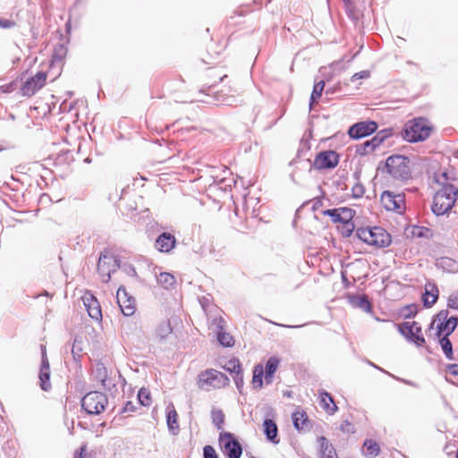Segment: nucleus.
I'll return each mask as SVG.
<instances>
[{
	"instance_id": "obj_60",
	"label": "nucleus",
	"mask_w": 458,
	"mask_h": 458,
	"mask_svg": "<svg viewBox=\"0 0 458 458\" xmlns=\"http://www.w3.org/2000/svg\"><path fill=\"white\" fill-rule=\"evenodd\" d=\"M415 313H416L415 311L411 310V313H409V314L405 315V317H406V318L412 317V316H414V315H415Z\"/></svg>"
},
{
	"instance_id": "obj_28",
	"label": "nucleus",
	"mask_w": 458,
	"mask_h": 458,
	"mask_svg": "<svg viewBox=\"0 0 458 458\" xmlns=\"http://www.w3.org/2000/svg\"><path fill=\"white\" fill-rule=\"evenodd\" d=\"M439 344L441 345V348L443 350V352L445 353V356L447 360H454V352H453V344L451 341L449 340L448 336L443 335L442 337H439Z\"/></svg>"
},
{
	"instance_id": "obj_20",
	"label": "nucleus",
	"mask_w": 458,
	"mask_h": 458,
	"mask_svg": "<svg viewBox=\"0 0 458 458\" xmlns=\"http://www.w3.org/2000/svg\"><path fill=\"white\" fill-rule=\"evenodd\" d=\"M177 418L178 415L175 411V408L172 403H170L166 407V424L170 433L174 436L177 435L180 430Z\"/></svg>"
},
{
	"instance_id": "obj_21",
	"label": "nucleus",
	"mask_w": 458,
	"mask_h": 458,
	"mask_svg": "<svg viewBox=\"0 0 458 458\" xmlns=\"http://www.w3.org/2000/svg\"><path fill=\"white\" fill-rule=\"evenodd\" d=\"M320 397V406L329 414H334L337 411L332 395L325 390L318 392Z\"/></svg>"
},
{
	"instance_id": "obj_11",
	"label": "nucleus",
	"mask_w": 458,
	"mask_h": 458,
	"mask_svg": "<svg viewBox=\"0 0 458 458\" xmlns=\"http://www.w3.org/2000/svg\"><path fill=\"white\" fill-rule=\"evenodd\" d=\"M448 310H443L439 311L436 319H437L440 323L437 326V335L440 337L441 335L449 336L457 327V318L451 317L447 318Z\"/></svg>"
},
{
	"instance_id": "obj_37",
	"label": "nucleus",
	"mask_w": 458,
	"mask_h": 458,
	"mask_svg": "<svg viewBox=\"0 0 458 458\" xmlns=\"http://www.w3.org/2000/svg\"><path fill=\"white\" fill-rule=\"evenodd\" d=\"M388 136L389 133L385 131L377 132L371 140H369L372 148L376 149L379 147Z\"/></svg>"
},
{
	"instance_id": "obj_36",
	"label": "nucleus",
	"mask_w": 458,
	"mask_h": 458,
	"mask_svg": "<svg viewBox=\"0 0 458 458\" xmlns=\"http://www.w3.org/2000/svg\"><path fill=\"white\" fill-rule=\"evenodd\" d=\"M39 380H40V387L42 390L48 391L51 388L50 371L40 370Z\"/></svg>"
},
{
	"instance_id": "obj_52",
	"label": "nucleus",
	"mask_w": 458,
	"mask_h": 458,
	"mask_svg": "<svg viewBox=\"0 0 458 458\" xmlns=\"http://www.w3.org/2000/svg\"><path fill=\"white\" fill-rule=\"evenodd\" d=\"M447 306L454 310H458V296L450 295L447 301Z\"/></svg>"
},
{
	"instance_id": "obj_62",
	"label": "nucleus",
	"mask_w": 458,
	"mask_h": 458,
	"mask_svg": "<svg viewBox=\"0 0 458 458\" xmlns=\"http://www.w3.org/2000/svg\"><path fill=\"white\" fill-rule=\"evenodd\" d=\"M70 27H71V24H70V21H68V22L66 23V29H67V30H70Z\"/></svg>"
},
{
	"instance_id": "obj_34",
	"label": "nucleus",
	"mask_w": 458,
	"mask_h": 458,
	"mask_svg": "<svg viewBox=\"0 0 458 458\" xmlns=\"http://www.w3.org/2000/svg\"><path fill=\"white\" fill-rule=\"evenodd\" d=\"M138 401L142 406H149L151 404L150 392L147 388H140L138 393Z\"/></svg>"
},
{
	"instance_id": "obj_22",
	"label": "nucleus",
	"mask_w": 458,
	"mask_h": 458,
	"mask_svg": "<svg viewBox=\"0 0 458 458\" xmlns=\"http://www.w3.org/2000/svg\"><path fill=\"white\" fill-rule=\"evenodd\" d=\"M349 302L352 307L360 309L365 312H370L371 310V304L365 294L350 296Z\"/></svg>"
},
{
	"instance_id": "obj_1",
	"label": "nucleus",
	"mask_w": 458,
	"mask_h": 458,
	"mask_svg": "<svg viewBox=\"0 0 458 458\" xmlns=\"http://www.w3.org/2000/svg\"><path fill=\"white\" fill-rule=\"evenodd\" d=\"M432 129V125L427 118L416 117L404 124L402 136L408 142L424 141L430 136Z\"/></svg>"
},
{
	"instance_id": "obj_50",
	"label": "nucleus",
	"mask_w": 458,
	"mask_h": 458,
	"mask_svg": "<svg viewBox=\"0 0 458 458\" xmlns=\"http://www.w3.org/2000/svg\"><path fill=\"white\" fill-rule=\"evenodd\" d=\"M40 370L50 371L49 363L47 358L46 350L42 347V361Z\"/></svg>"
},
{
	"instance_id": "obj_64",
	"label": "nucleus",
	"mask_w": 458,
	"mask_h": 458,
	"mask_svg": "<svg viewBox=\"0 0 458 458\" xmlns=\"http://www.w3.org/2000/svg\"><path fill=\"white\" fill-rule=\"evenodd\" d=\"M225 104H226V105H232V103H231L230 99L226 100V103H225Z\"/></svg>"
},
{
	"instance_id": "obj_8",
	"label": "nucleus",
	"mask_w": 458,
	"mask_h": 458,
	"mask_svg": "<svg viewBox=\"0 0 458 458\" xmlns=\"http://www.w3.org/2000/svg\"><path fill=\"white\" fill-rule=\"evenodd\" d=\"M218 440L223 453L228 458H241L242 447L239 441L235 439L233 434L222 432L219 435Z\"/></svg>"
},
{
	"instance_id": "obj_3",
	"label": "nucleus",
	"mask_w": 458,
	"mask_h": 458,
	"mask_svg": "<svg viewBox=\"0 0 458 458\" xmlns=\"http://www.w3.org/2000/svg\"><path fill=\"white\" fill-rule=\"evenodd\" d=\"M356 235L365 243L378 248L386 247L391 243L390 234L379 226L373 228H358Z\"/></svg>"
},
{
	"instance_id": "obj_10",
	"label": "nucleus",
	"mask_w": 458,
	"mask_h": 458,
	"mask_svg": "<svg viewBox=\"0 0 458 458\" xmlns=\"http://www.w3.org/2000/svg\"><path fill=\"white\" fill-rule=\"evenodd\" d=\"M338 154L333 150H326L319 152L316 156L311 165V167L317 170L332 169L335 168L338 165Z\"/></svg>"
},
{
	"instance_id": "obj_58",
	"label": "nucleus",
	"mask_w": 458,
	"mask_h": 458,
	"mask_svg": "<svg viewBox=\"0 0 458 458\" xmlns=\"http://www.w3.org/2000/svg\"><path fill=\"white\" fill-rule=\"evenodd\" d=\"M416 229L418 230V232H416V231L414 230V231L412 232V233H413V234H416V235H418V236H420H420H422V228L417 227Z\"/></svg>"
},
{
	"instance_id": "obj_59",
	"label": "nucleus",
	"mask_w": 458,
	"mask_h": 458,
	"mask_svg": "<svg viewBox=\"0 0 458 458\" xmlns=\"http://www.w3.org/2000/svg\"><path fill=\"white\" fill-rule=\"evenodd\" d=\"M131 325L129 324H123V332L125 333L126 335H128V327H130Z\"/></svg>"
},
{
	"instance_id": "obj_23",
	"label": "nucleus",
	"mask_w": 458,
	"mask_h": 458,
	"mask_svg": "<svg viewBox=\"0 0 458 458\" xmlns=\"http://www.w3.org/2000/svg\"><path fill=\"white\" fill-rule=\"evenodd\" d=\"M264 432L267 438V440L273 443H278L279 439H277V426L276 424L270 419H266L263 423Z\"/></svg>"
},
{
	"instance_id": "obj_42",
	"label": "nucleus",
	"mask_w": 458,
	"mask_h": 458,
	"mask_svg": "<svg viewBox=\"0 0 458 458\" xmlns=\"http://www.w3.org/2000/svg\"><path fill=\"white\" fill-rule=\"evenodd\" d=\"M364 192H365L364 186L360 182L355 183L352 188V197L355 199L361 198L363 196Z\"/></svg>"
},
{
	"instance_id": "obj_55",
	"label": "nucleus",
	"mask_w": 458,
	"mask_h": 458,
	"mask_svg": "<svg viewBox=\"0 0 458 458\" xmlns=\"http://www.w3.org/2000/svg\"><path fill=\"white\" fill-rule=\"evenodd\" d=\"M274 374L264 371V378L267 385L273 382Z\"/></svg>"
},
{
	"instance_id": "obj_29",
	"label": "nucleus",
	"mask_w": 458,
	"mask_h": 458,
	"mask_svg": "<svg viewBox=\"0 0 458 458\" xmlns=\"http://www.w3.org/2000/svg\"><path fill=\"white\" fill-rule=\"evenodd\" d=\"M364 452L366 455L375 457L379 454V445L374 440L368 439L363 445Z\"/></svg>"
},
{
	"instance_id": "obj_6",
	"label": "nucleus",
	"mask_w": 458,
	"mask_h": 458,
	"mask_svg": "<svg viewBox=\"0 0 458 458\" xmlns=\"http://www.w3.org/2000/svg\"><path fill=\"white\" fill-rule=\"evenodd\" d=\"M107 404L106 396L98 391L88 393L81 399V407L89 414L97 415L101 413Z\"/></svg>"
},
{
	"instance_id": "obj_7",
	"label": "nucleus",
	"mask_w": 458,
	"mask_h": 458,
	"mask_svg": "<svg viewBox=\"0 0 458 458\" xmlns=\"http://www.w3.org/2000/svg\"><path fill=\"white\" fill-rule=\"evenodd\" d=\"M118 267H120V261L115 256L107 252L101 253L98 263V271L102 282H109L111 274L115 272Z\"/></svg>"
},
{
	"instance_id": "obj_19",
	"label": "nucleus",
	"mask_w": 458,
	"mask_h": 458,
	"mask_svg": "<svg viewBox=\"0 0 458 458\" xmlns=\"http://www.w3.org/2000/svg\"><path fill=\"white\" fill-rule=\"evenodd\" d=\"M438 298V289L434 283L428 282L425 284V293L422 296L423 305L426 308H430Z\"/></svg>"
},
{
	"instance_id": "obj_25",
	"label": "nucleus",
	"mask_w": 458,
	"mask_h": 458,
	"mask_svg": "<svg viewBox=\"0 0 458 458\" xmlns=\"http://www.w3.org/2000/svg\"><path fill=\"white\" fill-rule=\"evenodd\" d=\"M437 266L449 273L458 272V262L451 258L443 257L437 261Z\"/></svg>"
},
{
	"instance_id": "obj_46",
	"label": "nucleus",
	"mask_w": 458,
	"mask_h": 458,
	"mask_svg": "<svg viewBox=\"0 0 458 458\" xmlns=\"http://www.w3.org/2000/svg\"><path fill=\"white\" fill-rule=\"evenodd\" d=\"M65 55H66V48L64 46L60 45L55 48L53 56L55 59L61 61L64 57Z\"/></svg>"
},
{
	"instance_id": "obj_63",
	"label": "nucleus",
	"mask_w": 458,
	"mask_h": 458,
	"mask_svg": "<svg viewBox=\"0 0 458 458\" xmlns=\"http://www.w3.org/2000/svg\"><path fill=\"white\" fill-rule=\"evenodd\" d=\"M434 327V321L429 325V329H432Z\"/></svg>"
},
{
	"instance_id": "obj_38",
	"label": "nucleus",
	"mask_w": 458,
	"mask_h": 458,
	"mask_svg": "<svg viewBox=\"0 0 458 458\" xmlns=\"http://www.w3.org/2000/svg\"><path fill=\"white\" fill-rule=\"evenodd\" d=\"M280 360L276 357H270L266 364V369L264 371L275 374L276 371L278 366H279Z\"/></svg>"
},
{
	"instance_id": "obj_13",
	"label": "nucleus",
	"mask_w": 458,
	"mask_h": 458,
	"mask_svg": "<svg viewBox=\"0 0 458 458\" xmlns=\"http://www.w3.org/2000/svg\"><path fill=\"white\" fill-rule=\"evenodd\" d=\"M47 81V73L44 72H38L35 76L28 79L22 85L21 91L25 97H31L42 89Z\"/></svg>"
},
{
	"instance_id": "obj_61",
	"label": "nucleus",
	"mask_w": 458,
	"mask_h": 458,
	"mask_svg": "<svg viewBox=\"0 0 458 458\" xmlns=\"http://www.w3.org/2000/svg\"><path fill=\"white\" fill-rule=\"evenodd\" d=\"M403 383L409 385V386H413V384L411 382V381H408V380H404V379H401Z\"/></svg>"
},
{
	"instance_id": "obj_14",
	"label": "nucleus",
	"mask_w": 458,
	"mask_h": 458,
	"mask_svg": "<svg viewBox=\"0 0 458 458\" xmlns=\"http://www.w3.org/2000/svg\"><path fill=\"white\" fill-rule=\"evenodd\" d=\"M377 129V123L373 121H364L352 125L348 130V134L352 139H360L367 137Z\"/></svg>"
},
{
	"instance_id": "obj_35",
	"label": "nucleus",
	"mask_w": 458,
	"mask_h": 458,
	"mask_svg": "<svg viewBox=\"0 0 458 458\" xmlns=\"http://www.w3.org/2000/svg\"><path fill=\"white\" fill-rule=\"evenodd\" d=\"M212 422L217 428V429H222L223 424L225 422V415L221 410H212L211 411Z\"/></svg>"
},
{
	"instance_id": "obj_27",
	"label": "nucleus",
	"mask_w": 458,
	"mask_h": 458,
	"mask_svg": "<svg viewBox=\"0 0 458 458\" xmlns=\"http://www.w3.org/2000/svg\"><path fill=\"white\" fill-rule=\"evenodd\" d=\"M264 368L258 364L253 369L252 384L255 389H260L263 386Z\"/></svg>"
},
{
	"instance_id": "obj_33",
	"label": "nucleus",
	"mask_w": 458,
	"mask_h": 458,
	"mask_svg": "<svg viewBox=\"0 0 458 458\" xmlns=\"http://www.w3.org/2000/svg\"><path fill=\"white\" fill-rule=\"evenodd\" d=\"M172 333V327L168 321L161 322L156 329V335L160 339L166 338Z\"/></svg>"
},
{
	"instance_id": "obj_15",
	"label": "nucleus",
	"mask_w": 458,
	"mask_h": 458,
	"mask_svg": "<svg viewBox=\"0 0 458 458\" xmlns=\"http://www.w3.org/2000/svg\"><path fill=\"white\" fill-rule=\"evenodd\" d=\"M381 203L386 210H400L404 204V195L395 194L390 191H385L381 194Z\"/></svg>"
},
{
	"instance_id": "obj_5",
	"label": "nucleus",
	"mask_w": 458,
	"mask_h": 458,
	"mask_svg": "<svg viewBox=\"0 0 458 458\" xmlns=\"http://www.w3.org/2000/svg\"><path fill=\"white\" fill-rule=\"evenodd\" d=\"M228 377L214 369H208L199 375L198 386L204 391L218 389L229 385Z\"/></svg>"
},
{
	"instance_id": "obj_56",
	"label": "nucleus",
	"mask_w": 458,
	"mask_h": 458,
	"mask_svg": "<svg viewBox=\"0 0 458 458\" xmlns=\"http://www.w3.org/2000/svg\"><path fill=\"white\" fill-rule=\"evenodd\" d=\"M448 369L452 375L458 376V365L457 364L449 365Z\"/></svg>"
},
{
	"instance_id": "obj_45",
	"label": "nucleus",
	"mask_w": 458,
	"mask_h": 458,
	"mask_svg": "<svg viewBox=\"0 0 458 458\" xmlns=\"http://www.w3.org/2000/svg\"><path fill=\"white\" fill-rule=\"evenodd\" d=\"M203 456L204 458H218L216 450L211 445H206L203 448Z\"/></svg>"
},
{
	"instance_id": "obj_12",
	"label": "nucleus",
	"mask_w": 458,
	"mask_h": 458,
	"mask_svg": "<svg viewBox=\"0 0 458 458\" xmlns=\"http://www.w3.org/2000/svg\"><path fill=\"white\" fill-rule=\"evenodd\" d=\"M225 321L219 316L214 318L211 322V329L216 335L218 343L224 347H232L234 344L233 337L225 332Z\"/></svg>"
},
{
	"instance_id": "obj_24",
	"label": "nucleus",
	"mask_w": 458,
	"mask_h": 458,
	"mask_svg": "<svg viewBox=\"0 0 458 458\" xmlns=\"http://www.w3.org/2000/svg\"><path fill=\"white\" fill-rule=\"evenodd\" d=\"M320 458H338L334 446L328 443L325 437L319 438Z\"/></svg>"
},
{
	"instance_id": "obj_57",
	"label": "nucleus",
	"mask_w": 458,
	"mask_h": 458,
	"mask_svg": "<svg viewBox=\"0 0 458 458\" xmlns=\"http://www.w3.org/2000/svg\"><path fill=\"white\" fill-rule=\"evenodd\" d=\"M281 327H289V328H299L306 326V324L296 325V326H287V325H280Z\"/></svg>"
},
{
	"instance_id": "obj_18",
	"label": "nucleus",
	"mask_w": 458,
	"mask_h": 458,
	"mask_svg": "<svg viewBox=\"0 0 458 458\" xmlns=\"http://www.w3.org/2000/svg\"><path fill=\"white\" fill-rule=\"evenodd\" d=\"M176 243L175 237L170 233H162L156 240L155 247L160 252H169Z\"/></svg>"
},
{
	"instance_id": "obj_2",
	"label": "nucleus",
	"mask_w": 458,
	"mask_h": 458,
	"mask_svg": "<svg viewBox=\"0 0 458 458\" xmlns=\"http://www.w3.org/2000/svg\"><path fill=\"white\" fill-rule=\"evenodd\" d=\"M458 196V189L450 183H445L438 190L433 198L432 212L437 216L446 214L454 207Z\"/></svg>"
},
{
	"instance_id": "obj_39",
	"label": "nucleus",
	"mask_w": 458,
	"mask_h": 458,
	"mask_svg": "<svg viewBox=\"0 0 458 458\" xmlns=\"http://www.w3.org/2000/svg\"><path fill=\"white\" fill-rule=\"evenodd\" d=\"M97 372V377L101 382L102 386L104 387L106 386V378H107V370L106 367L103 364H99L97 367L96 369Z\"/></svg>"
},
{
	"instance_id": "obj_9",
	"label": "nucleus",
	"mask_w": 458,
	"mask_h": 458,
	"mask_svg": "<svg viewBox=\"0 0 458 458\" xmlns=\"http://www.w3.org/2000/svg\"><path fill=\"white\" fill-rule=\"evenodd\" d=\"M398 330L408 341L414 343L416 345L422 346L425 344L421 327L417 322H403L398 326Z\"/></svg>"
},
{
	"instance_id": "obj_40",
	"label": "nucleus",
	"mask_w": 458,
	"mask_h": 458,
	"mask_svg": "<svg viewBox=\"0 0 458 458\" xmlns=\"http://www.w3.org/2000/svg\"><path fill=\"white\" fill-rule=\"evenodd\" d=\"M81 352H82L81 340L75 338L74 342L72 344V353L73 355L74 360L80 359Z\"/></svg>"
},
{
	"instance_id": "obj_4",
	"label": "nucleus",
	"mask_w": 458,
	"mask_h": 458,
	"mask_svg": "<svg viewBox=\"0 0 458 458\" xmlns=\"http://www.w3.org/2000/svg\"><path fill=\"white\" fill-rule=\"evenodd\" d=\"M386 170L394 179L405 181L411 177L410 159L402 155L390 156L386 160Z\"/></svg>"
},
{
	"instance_id": "obj_30",
	"label": "nucleus",
	"mask_w": 458,
	"mask_h": 458,
	"mask_svg": "<svg viewBox=\"0 0 458 458\" xmlns=\"http://www.w3.org/2000/svg\"><path fill=\"white\" fill-rule=\"evenodd\" d=\"M223 368L233 376L242 371L240 360L235 358L227 360Z\"/></svg>"
},
{
	"instance_id": "obj_51",
	"label": "nucleus",
	"mask_w": 458,
	"mask_h": 458,
	"mask_svg": "<svg viewBox=\"0 0 458 458\" xmlns=\"http://www.w3.org/2000/svg\"><path fill=\"white\" fill-rule=\"evenodd\" d=\"M369 71H361L360 72H356L352 75V77L351 78V81L352 82H354L355 81L357 80H360V79H367L369 77Z\"/></svg>"
},
{
	"instance_id": "obj_26",
	"label": "nucleus",
	"mask_w": 458,
	"mask_h": 458,
	"mask_svg": "<svg viewBox=\"0 0 458 458\" xmlns=\"http://www.w3.org/2000/svg\"><path fill=\"white\" fill-rule=\"evenodd\" d=\"M157 281L159 285L165 289L172 288L175 284V278L174 275L166 272L160 273L157 276Z\"/></svg>"
},
{
	"instance_id": "obj_44",
	"label": "nucleus",
	"mask_w": 458,
	"mask_h": 458,
	"mask_svg": "<svg viewBox=\"0 0 458 458\" xmlns=\"http://www.w3.org/2000/svg\"><path fill=\"white\" fill-rule=\"evenodd\" d=\"M375 149L372 148V146H371V143H370V140H367L365 141L364 143H362L359 148H358V152L360 154V155H368L369 153H371L372 151H374Z\"/></svg>"
},
{
	"instance_id": "obj_31",
	"label": "nucleus",
	"mask_w": 458,
	"mask_h": 458,
	"mask_svg": "<svg viewBox=\"0 0 458 458\" xmlns=\"http://www.w3.org/2000/svg\"><path fill=\"white\" fill-rule=\"evenodd\" d=\"M324 88H325L324 81H320L315 83L311 96H310V106H312L313 104H315L318 101V99L320 98V97L322 95Z\"/></svg>"
},
{
	"instance_id": "obj_17",
	"label": "nucleus",
	"mask_w": 458,
	"mask_h": 458,
	"mask_svg": "<svg viewBox=\"0 0 458 458\" xmlns=\"http://www.w3.org/2000/svg\"><path fill=\"white\" fill-rule=\"evenodd\" d=\"M117 303L124 316H131L135 312L134 300L128 297L126 290L120 287L116 293Z\"/></svg>"
},
{
	"instance_id": "obj_49",
	"label": "nucleus",
	"mask_w": 458,
	"mask_h": 458,
	"mask_svg": "<svg viewBox=\"0 0 458 458\" xmlns=\"http://www.w3.org/2000/svg\"><path fill=\"white\" fill-rule=\"evenodd\" d=\"M16 25L15 21L9 19H0V28L3 29H11L13 28Z\"/></svg>"
},
{
	"instance_id": "obj_41",
	"label": "nucleus",
	"mask_w": 458,
	"mask_h": 458,
	"mask_svg": "<svg viewBox=\"0 0 458 458\" xmlns=\"http://www.w3.org/2000/svg\"><path fill=\"white\" fill-rule=\"evenodd\" d=\"M323 214L330 216L332 218L333 222H335V223L343 221L340 211L337 208L327 209L323 212Z\"/></svg>"
},
{
	"instance_id": "obj_53",
	"label": "nucleus",
	"mask_w": 458,
	"mask_h": 458,
	"mask_svg": "<svg viewBox=\"0 0 458 458\" xmlns=\"http://www.w3.org/2000/svg\"><path fill=\"white\" fill-rule=\"evenodd\" d=\"M340 429L344 433H352L353 432V426L351 422L348 420H344L341 426Z\"/></svg>"
},
{
	"instance_id": "obj_48",
	"label": "nucleus",
	"mask_w": 458,
	"mask_h": 458,
	"mask_svg": "<svg viewBox=\"0 0 458 458\" xmlns=\"http://www.w3.org/2000/svg\"><path fill=\"white\" fill-rule=\"evenodd\" d=\"M135 411H136L135 404L132 402L128 401L123 407L121 413H131V412H134Z\"/></svg>"
},
{
	"instance_id": "obj_43",
	"label": "nucleus",
	"mask_w": 458,
	"mask_h": 458,
	"mask_svg": "<svg viewBox=\"0 0 458 458\" xmlns=\"http://www.w3.org/2000/svg\"><path fill=\"white\" fill-rule=\"evenodd\" d=\"M119 268L123 273H125L126 275H128L130 276H136V275H137L134 267L131 264H130V263H123V264L120 263V267Z\"/></svg>"
},
{
	"instance_id": "obj_54",
	"label": "nucleus",
	"mask_w": 458,
	"mask_h": 458,
	"mask_svg": "<svg viewBox=\"0 0 458 458\" xmlns=\"http://www.w3.org/2000/svg\"><path fill=\"white\" fill-rule=\"evenodd\" d=\"M87 452V445H83L80 447L78 451H76L74 458H85V454Z\"/></svg>"
},
{
	"instance_id": "obj_32",
	"label": "nucleus",
	"mask_w": 458,
	"mask_h": 458,
	"mask_svg": "<svg viewBox=\"0 0 458 458\" xmlns=\"http://www.w3.org/2000/svg\"><path fill=\"white\" fill-rule=\"evenodd\" d=\"M307 420L308 417L304 411H295L293 413V422L296 429H302Z\"/></svg>"
},
{
	"instance_id": "obj_16",
	"label": "nucleus",
	"mask_w": 458,
	"mask_h": 458,
	"mask_svg": "<svg viewBox=\"0 0 458 458\" xmlns=\"http://www.w3.org/2000/svg\"><path fill=\"white\" fill-rule=\"evenodd\" d=\"M82 301L89 316L96 321H100L102 319V311L97 298L91 293L86 292L82 296Z\"/></svg>"
},
{
	"instance_id": "obj_47",
	"label": "nucleus",
	"mask_w": 458,
	"mask_h": 458,
	"mask_svg": "<svg viewBox=\"0 0 458 458\" xmlns=\"http://www.w3.org/2000/svg\"><path fill=\"white\" fill-rule=\"evenodd\" d=\"M233 381L238 391L242 393L244 385L242 371L233 376Z\"/></svg>"
}]
</instances>
